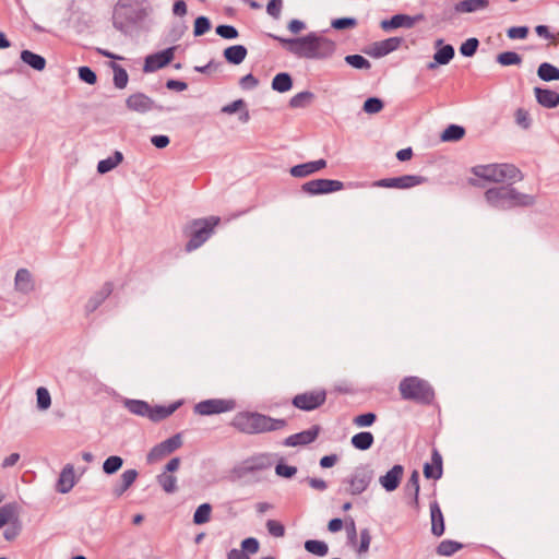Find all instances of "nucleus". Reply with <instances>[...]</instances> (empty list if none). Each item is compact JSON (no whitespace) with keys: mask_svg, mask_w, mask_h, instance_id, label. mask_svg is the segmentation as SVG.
Returning a JSON list of instances; mask_svg holds the SVG:
<instances>
[{"mask_svg":"<svg viewBox=\"0 0 559 559\" xmlns=\"http://www.w3.org/2000/svg\"><path fill=\"white\" fill-rule=\"evenodd\" d=\"M286 425L285 419L272 418L258 412H240L231 420V426L235 429L247 435L276 431L285 428Z\"/></svg>","mask_w":559,"mask_h":559,"instance_id":"obj_1","label":"nucleus"},{"mask_svg":"<svg viewBox=\"0 0 559 559\" xmlns=\"http://www.w3.org/2000/svg\"><path fill=\"white\" fill-rule=\"evenodd\" d=\"M513 183L493 187L486 190L484 197L488 205L498 210L527 207L535 204V197L518 191Z\"/></svg>","mask_w":559,"mask_h":559,"instance_id":"obj_2","label":"nucleus"},{"mask_svg":"<svg viewBox=\"0 0 559 559\" xmlns=\"http://www.w3.org/2000/svg\"><path fill=\"white\" fill-rule=\"evenodd\" d=\"M336 41L328 37L323 32H310L301 36L298 58L310 60H329L336 52Z\"/></svg>","mask_w":559,"mask_h":559,"instance_id":"obj_3","label":"nucleus"},{"mask_svg":"<svg viewBox=\"0 0 559 559\" xmlns=\"http://www.w3.org/2000/svg\"><path fill=\"white\" fill-rule=\"evenodd\" d=\"M472 171L476 177L496 183H514L523 179L521 170L512 164L478 165Z\"/></svg>","mask_w":559,"mask_h":559,"instance_id":"obj_4","label":"nucleus"},{"mask_svg":"<svg viewBox=\"0 0 559 559\" xmlns=\"http://www.w3.org/2000/svg\"><path fill=\"white\" fill-rule=\"evenodd\" d=\"M218 223L219 217L216 216L192 221L186 227V234L189 237L186 251L191 252L200 248L211 237Z\"/></svg>","mask_w":559,"mask_h":559,"instance_id":"obj_5","label":"nucleus"},{"mask_svg":"<svg viewBox=\"0 0 559 559\" xmlns=\"http://www.w3.org/2000/svg\"><path fill=\"white\" fill-rule=\"evenodd\" d=\"M402 399L428 404L433 399V390L430 384L418 377H406L399 384Z\"/></svg>","mask_w":559,"mask_h":559,"instance_id":"obj_6","label":"nucleus"},{"mask_svg":"<svg viewBox=\"0 0 559 559\" xmlns=\"http://www.w3.org/2000/svg\"><path fill=\"white\" fill-rule=\"evenodd\" d=\"M179 406L174 403L168 406H151L147 402L141 400H127L124 407L132 414L147 417L152 421H159L170 416Z\"/></svg>","mask_w":559,"mask_h":559,"instance_id":"obj_7","label":"nucleus"},{"mask_svg":"<svg viewBox=\"0 0 559 559\" xmlns=\"http://www.w3.org/2000/svg\"><path fill=\"white\" fill-rule=\"evenodd\" d=\"M325 401L326 391L324 389H318L295 395L292 403L298 409L311 412L322 406Z\"/></svg>","mask_w":559,"mask_h":559,"instance_id":"obj_8","label":"nucleus"},{"mask_svg":"<svg viewBox=\"0 0 559 559\" xmlns=\"http://www.w3.org/2000/svg\"><path fill=\"white\" fill-rule=\"evenodd\" d=\"M373 478V473L367 467L357 468L347 479L345 491L349 495L356 496L362 493L370 485Z\"/></svg>","mask_w":559,"mask_h":559,"instance_id":"obj_9","label":"nucleus"},{"mask_svg":"<svg viewBox=\"0 0 559 559\" xmlns=\"http://www.w3.org/2000/svg\"><path fill=\"white\" fill-rule=\"evenodd\" d=\"M427 179L418 175H404L394 178H384L372 182V187L391 188V189H411L416 186L423 185Z\"/></svg>","mask_w":559,"mask_h":559,"instance_id":"obj_10","label":"nucleus"},{"mask_svg":"<svg viewBox=\"0 0 559 559\" xmlns=\"http://www.w3.org/2000/svg\"><path fill=\"white\" fill-rule=\"evenodd\" d=\"M234 408L235 402L231 400L213 399L198 403L194 406V412L202 416H209L229 412L233 411Z\"/></svg>","mask_w":559,"mask_h":559,"instance_id":"obj_11","label":"nucleus"},{"mask_svg":"<svg viewBox=\"0 0 559 559\" xmlns=\"http://www.w3.org/2000/svg\"><path fill=\"white\" fill-rule=\"evenodd\" d=\"M343 187V182L338 180L314 179L305 182L301 190L309 194H323L340 191Z\"/></svg>","mask_w":559,"mask_h":559,"instance_id":"obj_12","label":"nucleus"},{"mask_svg":"<svg viewBox=\"0 0 559 559\" xmlns=\"http://www.w3.org/2000/svg\"><path fill=\"white\" fill-rule=\"evenodd\" d=\"M126 106L131 111L140 114L148 112L153 109L162 110L163 107L155 104V102L143 93H134L126 99Z\"/></svg>","mask_w":559,"mask_h":559,"instance_id":"obj_13","label":"nucleus"},{"mask_svg":"<svg viewBox=\"0 0 559 559\" xmlns=\"http://www.w3.org/2000/svg\"><path fill=\"white\" fill-rule=\"evenodd\" d=\"M402 41L403 39L400 37H391L376 41L366 52L373 58H381L396 50L401 46Z\"/></svg>","mask_w":559,"mask_h":559,"instance_id":"obj_14","label":"nucleus"},{"mask_svg":"<svg viewBox=\"0 0 559 559\" xmlns=\"http://www.w3.org/2000/svg\"><path fill=\"white\" fill-rule=\"evenodd\" d=\"M175 48H167L160 52L150 55L145 59L144 72H154L167 66L174 59Z\"/></svg>","mask_w":559,"mask_h":559,"instance_id":"obj_15","label":"nucleus"},{"mask_svg":"<svg viewBox=\"0 0 559 559\" xmlns=\"http://www.w3.org/2000/svg\"><path fill=\"white\" fill-rule=\"evenodd\" d=\"M435 46L438 50L433 55V61L427 64L429 70H435L438 64H448L454 57V48L452 45H443L442 39H437Z\"/></svg>","mask_w":559,"mask_h":559,"instance_id":"obj_16","label":"nucleus"},{"mask_svg":"<svg viewBox=\"0 0 559 559\" xmlns=\"http://www.w3.org/2000/svg\"><path fill=\"white\" fill-rule=\"evenodd\" d=\"M423 19L421 15L411 16L407 14H395L390 20H383L381 22V28L384 31H390L393 28L405 27L412 28L417 21Z\"/></svg>","mask_w":559,"mask_h":559,"instance_id":"obj_17","label":"nucleus"},{"mask_svg":"<svg viewBox=\"0 0 559 559\" xmlns=\"http://www.w3.org/2000/svg\"><path fill=\"white\" fill-rule=\"evenodd\" d=\"M319 431H320V427L313 426L308 430H304L301 432L289 436L288 438L285 439L284 443L287 447H297V445L309 444L317 439Z\"/></svg>","mask_w":559,"mask_h":559,"instance_id":"obj_18","label":"nucleus"},{"mask_svg":"<svg viewBox=\"0 0 559 559\" xmlns=\"http://www.w3.org/2000/svg\"><path fill=\"white\" fill-rule=\"evenodd\" d=\"M326 167L325 159H318L293 166L289 174L295 178H304Z\"/></svg>","mask_w":559,"mask_h":559,"instance_id":"obj_19","label":"nucleus"},{"mask_svg":"<svg viewBox=\"0 0 559 559\" xmlns=\"http://www.w3.org/2000/svg\"><path fill=\"white\" fill-rule=\"evenodd\" d=\"M403 473L402 465H394L385 475L379 478V483L386 491H393L399 487Z\"/></svg>","mask_w":559,"mask_h":559,"instance_id":"obj_20","label":"nucleus"},{"mask_svg":"<svg viewBox=\"0 0 559 559\" xmlns=\"http://www.w3.org/2000/svg\"><path fill=\"white\" fill-rule=\"evenodd\" d=\"M112 284L105 283L86 302L85 310L87 313L94 312L112 293Z\"/></svg>","mask_w":559,"mask_h":559,"instance_id":"obj_21","label":"nucleus"},{"mask_svg":"<svg viewBox=\"0 0 559 559\" xmlns=\"http://www.w3.org/2000/svg\"><path fill=\"white\" fill-rule=\"evenodd\" d=\"M75 474H74V467L71 464H68L63 467V469L60 473L58 483H57V490L61 493L69 492L75 485Z\"/></svg>","mask_w":559,"mask_h":559,"instance_id":"obj_22","label":"nucleus"},{"mask_svg":"<svg viewBox=\"0 0 559 559\" xmlns=\"http://www.w3.org/2000/svg\"><path fill=\"white\" fill-rule=\"evenodd\" d=\"M405 493L411 498L409 504L418 510L419 508V473L417 471H413L409 479L405 485Z\"/></svg>","mask_w":559,"mask_h":559,"instance_id":"obj_23","label":"nucleus"},{"mask_svg":"<svg viewBox=\"0 0 559 559\" xmlns=\"http://www.w3.org/2000/svg\"><path fill=\"white\" fill-rule=\"evenodd\" d=\"M534 93L539 105L555 108L559 105V93L548 88L535 87Z\"/></svg>","mask_w":559,"mask_h":559,"instance_id":"obj_24","label":"nucleus"},{"mask_svg":"<svg viewBox=\"0 0 559 559\" xmlns=\"http://www.w3.org/2000/svg\"><path fill=\"white\" fill-rule=\"evenodd\" d=\"M424 475L428 479H439L442 476V456L435 449L431 455V462L424 465Z\"/></svg>","mask_w":559,"mask_h":559,"instance_id":"obj_25","label":"nucleus"},{"mask_svg":"<svg viewBox=\"0 0 559 559\" xmlns=\"http://www.w3.org/2000/svg\"><path fill=\"white\" fill-rule=\"evenodd\" d=\"M431 533L439 537L444 533V519L437 501L430 503Z\"/></svg>","mask_w":559,"mask_h":559,"instance_id":"obj_26","label":"nucleus"},{"mask_svg":"<svg viewBox=\"0 0 559 559\" xmlns=\"http://www.w3.org/2000/svg\"><path fill=\"white\" fill-rule=\"evenodd\" d=\"M138 472L135 469H127L121 476L119 483L114 488V493L117 497L122 496L136 480Z\"/></svg>","mask_w":559,"mask_h":559,"instance_id":"obj_27","label":"nucleus"},{"mask_svg":"<svg viewBox=\"0 0 559 559\" xmlns=\"http://www.w3.org/2000/svg\"><path fill=\"white\" fill-rule=\"evenodd\" d=\"M489 5L488 0H461L454 10L457 13H473L486 9Z\"/></svg>","mask_w":559,"mask_h":559,"instance_id":"obj_28","label":"nucleus"},{"mask_svg":"<svg viewBox=\"0 0 559 559\" xmlns=\"http://www.w3.org/2000/svg\"><path fill=\"white\" fill-rule=\"evenodd\" d=\"M15 288L24 294L29 293L34 289L33 278L28 270H17L15 274Z\"/></svg>","mask_w":559,"mask_h":559,"instance_id":"obj_29","label":"nucleus"},{"mask_svg":"<svg viewBox=\"0 0 559 559\" xmlns=\"http://www.w3.org/2000/svg\"><path fill=\"white\" fill-rule=\"evenodd\" d=\"M271 466L269 457L264 454L252 456L242 463L241 468L245 472L262 471Z\"/></svg>","mask_w":559,"mask_h":559,"instance_id":"obj_30","label":"nucleus"},{"mask_svg":"<svg viewBox=\"0 0 559 559\" xmlns=\"http://www.w3.org/2000/svg\"><path fill=\"white\" fill-rule=\"evenodd\" d=\"M225 59L233 64L241 63L247 57V48L242 45H234L224 50Z\"/></svg>","mask_w":559,"mask_h":559,"instance_id":"obj_31","label":"nucleus"},{"mask_svg":"<svg viewBox=\"0 0 559 559\" xmlns=\"http://www.w3.org/2000/svg\"><path fill=\"white\" fill-rule=\"evenodd\" d=\"M21 60L36 71H43L46 68L45 58L31 50H22Z\"/></svg>","mask_w":559,"mask_h":559,"instance_id":"obj_32","label":"nucleus"},{"mask_svg":"<svg viewBox=\"0 0 559 559\" xmlns=\"http://www.w3.org/2000/svg\"><path fill=\"white\" fill-rule=\"evenodd\" d=\"M373 441V435L369 431L358 432L352 437L353 447L361 451L370 449Z\"/></svg>","mask_w":559,"mask_h":559,"instance_id":"obj_33","label":"nucleus"},{"mask_svg":"<svg viewBox=\"0 0 559 559\" xmlns=\"http://www.w3.org/2000/svg\"><path fill=\"white\" fill-rule=\"evenodd\" d=\"M17 521V511L14 504L9 503L0 508V528Z\"/></svg>","mask_w":559,"mask_h":559,"instance_id":"obj_34","label":"nucleus"},{"mask_svg":"<svg viewBox=\"0 0 559 559\" xmlns=\"http://www.w3.org/2000/svg\"><path fill=\"white\" fill-rule=\"evenodd\" d=\"M123 159L121 152L116 151L112 156L106 159L99 160L97 165V171L99 174H106L117 167Z\"/></svg>","mask_w":559,"mask_h":559,"instance_id":"obj_35","label":"nucleus"},{"mask_svg":"<svg viewBox=\"0 0 559 559\" xmlns=\"http://www.w3.org/2000/svg\"><path fill=\"white\" fill-rule=\"evenodd\" d=\"M293 87V80L288 73H278L273 78L272 88L278 93L288 92Z\"/></svg>","mask_w":559,"mask_h":559,"instance_id":"obj_36","label":"nucleus"},{"mask_svg":"<svg viewBox=\"0 0 559 559\" xmlns=\"http://www.w3.org/2000/svg\"><path fill=\"white\" fill-rule=\"evenodd\" d=\"M537 74L539 79L546 82L559 80V69L548 62H543L538 67Z\"/></svg>","mask_w":559,"mask_h":559,"instance_id":"obj_37","label":"nucleus"},{"mask_svg":"<svg viewBox=\"0 0 559 559\" xmlns=\"http://www.w3.org/2000/svg\"><path fill=\"white\" fill-rule=\"evenodd\" d=\"M465 134V129L457 124H450L441 134L443 142H455L461 140Z\"/></svg>","mask_w":559,"mask_h":559,"instance_id":"obj_38","label":"nucleus"},{"mask_svg":"<svg viewBox=\"0 0 559 559\" xmlns=\"http://www.w3.org/2000/svg\"><path fill=\"white\" fill-rule=\"evenodd\" d=\"M462 547L463 545L457 542L445 539L442 540L437 547V554L439 556L449 557L462 549Z\"/></svg>","mask_w":559,"mask_h":559,"instance_id":"obj_39","label":"nucleus"},{"mask_svg":"<svg viewBox=\"0 0 559 559\" xmlns=\"http://www.w3.org/2000/svg\"><path fill=\"white\" fill-rule=\"evenodd\" d=\"M212 506L210 503H202L199 506L193 514V522L197 525L207 523L211 519Z\"/></svg>","mask_w":559,"mask_h":559,"instance_id":"obj_40","label":"nucleus"},{"mask_svg":"<svg viewBox=\"0 0 559 559\" xmlns=\"http://www.w3.org/2000/svg\"><path fill=\"white\" fill-rule=\"evenodd\" d=\"M157 481L167 493H173L177 490V478L166 472L157 476Z\"/></svg>","mask_w":559,"mask_h":559,"instance_id":"obj_41","label":"nucleus"},{"mask_svg":"<svg viewBox=\"0 0 559 559\" xmlns=\"http://www.w3.org/2000/svg\"><path fill=\"white\" fill-rule=\"evenodd\" d=\"M305 548L310 554H313L319 557L325 556L329 551V547L324 542L313 539L307 540L305 543Z\"/></svg>","mask_w":559,"mask_h":559,"instance_id":"obj_42","label":"nucleus"},{"mask_svg":"<svg viewBox=\"0 0 559 559\" xmlns=\"http://www.w3.org/2000/svg\"><path fill=\"white\" fill-rule=\"evenodd\" d=\"M123 464L122 457L118 455H111L108 459L105 460L103 464V471L107 475H112L117 473Z\"/></svg>","mask_w":559,"mask_h":559,"instance_id":"obj_43","label":"nucleus"},{"mask_svg":"<svg viewBox=\"0 0 559 559\" xmlns=\"http://www.w3.org/2000/svg\"><path fill=\"white\" fill-rule=\"evenodd\" d=\"M497 61L501 66H518L522 62V58L519 53L514 51H504L497 56Z\"/></svg>","mask_w":559,"mask_h":559,"instance_id":"obj_44","label":"nucleus"},{"mask_svg":"<svg viewBox=\"0 0 559 559\" xmlns=\"http://www.w3.org/2000/svg\"><path fill=\"white\" fill-rule=\"evenodd\" d=\"M112 70H114L115 86L117 88H124L127 86L128 80H129L127 71L117 63L112 64Z\"/></svg>","mask_w":559,"mask_h":559,"instance_id":"obj_45","label":"nucleus"},{"mask_svg":"<svg viewBox=\"0 0 559 559\" xmlns=\"http://www.w3.org/2000/svg\"><path fill=\"white\" fill-rule=\"evenodd\" d=\"M276 40H278L286 49L294 56H299L300 50V44H301V36L296 38H283L275 36Z\"/></svg>","mask_w":559,"mask_h":559,"instance_id":"obj_46","label":"nucleus"},{"mask_svg":"<svg viewBox=\"0 0 559 559\" xmlns=\"http://www.w3.org/2000/svg\"><path fill=\"white\" fill-rule=\"evenodd\" d=\"M312 98L313 94L311 92H300L290 98L289 105L293 108L305 107Z\"/></svg>","mask_w":559,"mask_h":559,"instance_id":"obj_47","label":"nucleus"},{"mask_svg":"<svg viewBox=\"0 0 559 559\" xmlns=\"http://www.w3.org/2000/svg\"><path fill=\"white\" fill-rule=\"evenodd\" d=\"M345 61L346 63H348L349 66H352L353 68H356V69H370L371 68V64L370 62L362 56L360 55H348L345 57Z\"/></svg>","mask_w":559,"mask_h":559,"instance_id":"obj_48","label":"nucleus"},{"mask_svg":"<svg viewBox=\"0 0 559 559\" xmlns=\"http://www.w3.org/2000/svg\"><path fill=\"white\" fill-rule=\"evenodd\" d=\"M168 454L170 453L168 452L166 445L164 444V442H160L150 451V453L147 454V461L150 463H154L162 460Z\"/></svg>","mask_w":559,"mask_h":559,"instance_id":"obj_49","label":"nucleus"},{"mask_svg":"<svg viewBox=\"0 0 559 559\" xmlns=\"http://www.w3.org/2000/svg\"><path fill=\"white\" fill-rule=\"evenodd\" d=\"M331 26L334 29H347V28H355L357 26V20L354 17H341L335 19L331 22Z\"/></svg>","mask_w":559,"mask_h":559,"instance_id":"obj_50","label":"nucleus"},{"mask_svg":"<svg viewBox=\"0 0 559 559\" xmlns=\"http://www.w3.org/2000/svg\"><path fill=\"white\" fill-rule=\"evenodd\" d=\"M478 45L479 41L477 38H468L461 45L460 52L465 57H472L473 55H475Z\"/></svg>","mask_w":559,"mask_h":559,"instance_id":"obj_51","label":"nucleus"},{"mask_svg":"<svg viewBox=\"0 0 559 559\" xmlns=\"http://www.w3.org/2000/svg\"><path fill=\"white\" fill-rule=\"evenodd\" d=\"M211 28L210 20L205 16H199L194 21L193 34L194 36H202Z\"/></svg>","mask_w":559,"mask_h":559,"instance_id":"obj_52","label":"nucleus"},{"mask_svg":"<svg viewBox=\"0 0 559 559\" xmlns=\"http://www.w3.org/2000/svg\"><path fill=\"white\" fill-rule=\"evenodd\" d=\"M37 395V406L40 409H47L49 408L51 404V399L48 390L46 388H38L36 391Z\"/></svg>","mask_w":559,"mask_h":559,"instance_id":"obj_53","label":"nucleus"},{"mask_svg":"<svg viewBox=\"0 0 559 559\" xmlns=\"http://www.w3.org/2000/svg\"><path fill=\"white\" fill-rule=\"evenodd\" d=\"M382 108L383 103L377 97H370L364 104V111L371 115L380 112Z\"/></svg>","mask_w":559,"mask_h":559,"instance_id":"obj_54","label":"nucleus"},{"mask_svg":"<svg viewBox=\"0 0 559 559\" xmlns=\"http://www.w3.org/2000/svg\"><path fill=\"white\" fill-rule=\"evenodd\" d=\"M376 419H377L376 414L365 413V414L354 417L353 423L357 427H369V426L373 425Z\"/></svg>","mask_w":559,"mask_h":559,"instance_id":"obj_55","label":"nucleus"},{"mask_svg":"<svg viewBox=\"0 0 559 559\" xmlns=\"http://www.w3.org/2000/svg\"><path fill=\"white\" fill-rule=\"evenodd\" d=\"M266 528L269 534L274 537H283L285 535L284 525L276 520H269L266 522Z\"/></svg>","mask_w":559,"mask_h":559,"instance_id":"obj_56","label":"nucleus"},{"mask_svg":"<svg viewBox=\"0 0 559 559\" xmlns=\"http://www.w3.org/2000/svg\"><path fill=\"white\" fill-rule=\"evenodd\" d=\"M216 34L225 39H234L238 37V31L231 25H218Z\"/></svg>","mask_w":559,"mask_h":559,"instance_id":"obj_57","label":"nucleus"},{"mask_svg":"<svg viewBox=\"0 0 559 559\" xmlns=\"http://www.w3.org/2000/svg\"><path fill=\"white\" fill-rule=\"evenodd\" d=\"M283 8V0H269L266 4V12L273 19H280Z\"/></svg>","mask_w":559,"mask_h":559,"instance_id":"obj_58","label":"nucleus"},{"mask_svg":"<svg viewBox=\"0 0 559 559\" xmlns=\"http://www.w3.org/2000/svg\"><path fill=\"white\" fill-rule=\"evenodd\" d=\"M79 78L87 83V84H95L96 81H97V76L95 74V72L88 68V67H80L79 68Z\"/></svg>","mask_w":559,"mask_h":559,"instance_id":"obj_59","label":"nucleus"},{"mask_svg":"<svg viewBox=\"0 0 559 559\" xmlns=\"http://www.w3.org/2000/svg\"><path fill=\"white\" fill-rule=\"evenodd\" d=\"M370 542H371V535H370V532L368 528H364L360 531V543H359V546H358V552L359 554H366L368 552L369 550V546H370Z\"/></svg>","mask_w":559,"mask_h":559,"instance_id":"obj_60","label":"nucleus"},{"mask_svg":"<svg viewBox=\"0 0 559 559\" xmlns=\"http://www.w3.org/2000/svg\"><path fill=\"white\" fill-rule=\"evenodd\" d=\"M508 37L511 39H524L528 35L527 26H514L508 29Z\"/></svg>","mask_w":559,"mask_h":559,"instance_id":"obj_61","label":"nucleus"},{"mask_svg":"<svg viewBox=\"0 0 559 559\" xmlns=\"http://www.w3.org/2000/svg\"><path fill=\"white\" fill-rule=\"evenodd\" d=\"M515 121L520 127L527 129L531 124L528 112L523 108H519L515 111Z\"/></svg>","mask_w":559,"mask_h":559,"instance_id":"obj_62","label":"nucleus"},{"mask_svg":"<svg viewBox=\"0 0 559 559\" xmlns=\"http://www.w3.org/2000/svg\"><path fill=\"white\" fill-rule=\"evenodd\" d=\"M275 472L281 477L290 478L297 473V468L295 466L280 463L276 465Z\"/></svg>","mask_w":559,"mask_h":559,"instance_id":"obj_63","label":"nucleus"},{"mask_svg":"<svg viewBox=\"0 0 559 559\" xmlns=\"http://www.w3.org/2000/svg\"><path fill=\"white\" fill-rule=\"evenodd\" d=\"M241 551L249 554H255L259 550V542L254 537H248L241 542Z\"/></svg>","mask_w":559,"mask_h":559,"instance_id":"obj_64","label":"nucleus"}]
</instances>
